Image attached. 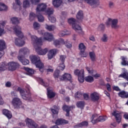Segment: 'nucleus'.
<instances>
[{
  "instance_id": "obj_22",
  "label": "nucleus",
  "mask_w": 128,
  "mask_h": 128,
  "mask_svg": "<svg viewBox=\"0 0 128 128\" xmlns=\"http://www.w3.org/2000/svg\"><path fill=\"white\" fill-rule=\"evenodd\" d=\"M88 126V122L87 121H84L80 123H79L74 126L75 128H82Z\"/></svg>"
},
{
  "instance_id": "obj_33",
  "label": "nucleus",
  "mask_w": 128,
  "mask_h": 128,
  "mask_svg": "<svg viewBox=\"0 0 128 128\" xmlns=\"http://www.w3.org/2000/svg\"><path fill=\"white\" fill-rule=\"evenodd\" d=\"M44 28L48 30L50 32V30H54L56 29V26L54 25H48V24H45Z\"/></svg>"
},
{
  "instance_id": "obj_10",
  "label": "nucleus",
  "mask_w": 128,
  "mask_h": 128,
  "mask_svg": "<svg viewBox=\"0 0 128 128\" xmlns=\"http://www.w3.org/2000/svg\"><path fill=\"white\" fill-rule=\"evenodd\" d=\"M84 1L94 8L100 6V0H84Z\"/></svg>"
},
{
  "instance_id": "obj_4",
  "label": "nucleus",
  "mask_w": 128,
  "mask_h": 128,
  "mask_svg": "<svg viewBox=\"0 0 128 128\" xmlns=\"http://www.w3.org/2000/svg\"><path fill=\"white\" fill-rule=\"evenodd\" d=\"M16 35L18 38L15 40L14 44L16 46H24L26 42H24V34L22 32H16Z\"/></svg>"
},
{
  "instance_id": "obj_45",
  "label": "nucleus",
  "mask_w": 128,
  "mask_h": 128,
  "mask_svg": "<svg viewBox=\"0 0 128 128\" xmlns=\"http://www.w3.org/2000/svg\"><path fill=\"white\" fill-rule=\"evenodd\" d=\"M36 16L38 17V14H36L32 12H31L30 13V20H34V18H36Z\"/></svg>"
},
{
  "instance_id": "obj_50",
  "label": "nucleus",
  "mask_w": 128,
  "mask_h": 128,
  "mask_svg": "<svg viewBox=\"0 0 128 128\" xmlns=\"http://www.w3.org/2000/svg\"><path fill=\"white\" fill-rule=\"evenodd\" d=\"M33 27L35 30H38L40 28V24L38 22H34L33 24Z\"/></svg>"
},
{
  "instance_id": "obj_56",
  "label": "nucleus",
  "mask_w": 128,
  "mask_h": 128,
  "mask_svg": "<svg viewBox=\"0 0 128 128\" xmlns=\"http://www.w3.org/2000/svg\"><path fill=\"white\" fill-rule=\"evenodd\" d=\"M101 40L104 42H108V36L106 34H104L102 38H101Z\"/></svg>"
},
{
  "instance_id": "obj_12",
  "label": "nucleus",
  "mask_w": 128,
  "mask_h": 128,
  "mask_svg": "<svg viewBox=\"0 0 128 128\" xmlns=\"http://www.w3.org/2000/svg\"><path fill=\"white\" fill-rule=\"evenodd\" d=\"M12 104L16 108H18L22 104V100H20V99L18 98H13L12 101Z\"/></svg>"
},
{
  "instance_id": "obj_59",
  "label": "nucleus",
  "mask_w": 128,
  "mask_h": 128,
  "mask_svg": "<svg viewBox=\"0 0 128 128\" xmlns=\"http://www.w3.org/2000/svg\"><path fill=\"white\" fill-rule=\"evenodd\" d=\"M12 86V82L8 81L6 82L5 84V86L6 88H11Z\"/></svg>"
},
{
  "instance_id": "obj_2",
  "label": "nucleus",
  "mask_w": 128,
  "mask_h": 128,
  "mask_svg": "<svg viewBox=\"0 0 128 128\" xmlns=\"http://www.w3.org/2000/svg\"><path fill=\"white\" fill-rule=\"evenodd\" d=\"M42 36H44V39L48 42H52L53 40V44L55 46H60L61 44H64V40L62 39H57L54 40V38L52 34L48 32L42 33Z\"/></svg>"
},
{
  "instance_id": "obj_21",
  "label": "nucleus",
  "mask_w": 128,
  "mask_h": 128,
  "mask_svg": "<svg viewBox=\"0 0 128 128\" xmlns=\"http://www.w3.org/2000/svg\"><path fill=\"white\" fill-rule=\"evenodd\" d=\"M3 114L6 116L8 118L9 120L10 119L12 118V112L9 111L8 110L6 109H4L2 111Z\"/></svg>"
},
{
  "instance_id": "obj_20",
  "label": "nucleus",
  "mask_w": 128,
  "mask_h": 128,
  "mask_svg": "<svg viewBox=\"0 0 128 128\" xmlns=\"http://www.w3.org/2000/svg\"><path fill=\"white\" fill-rule=\"evenodd\" d=\"M72 108H74V106H68L66 105H65L63 106L64 110H65V112H66V116H70V110H72Z\"/></svg>"
},
{
  "instance_id": "obj_5",
  "label": "nucleus",
  "mask_w": 128,
  "mask_h": 128,
  "mask_svg": "<svg viewBox=\"0 0 128 128\" xmlns=\"http://www.w3.org/2000/svg\"><path fill=\"white\" fill-rule=\"evenodd\" d=\"M118 24V20L116 18L112 19L108 18L106 22V25L108 28L110 26L112 28H120V25Z\"/></svg>"
},
{
  "instance_id": "obj_7",
  "label": "nucleus",
  "mask_w": 128,
  "mask_h": 128,
  "mask_svg": "<svg viewBox=\"0 0 128 128\" xmlns=\"http://www.w3.org/2000/svg\"><path fill=\"white\" fill-rule=\"evenodd\" d=\"M74 74L78 76V80L80 82H84V69L74 70Z\"/></svg>"
},
{
  "instance_id": "obj_40",
  "label": "nucleus",
  "mask_w": 128,
  "mask_h": 128,
  "mask_svg": "<svg viewBox=\"0 0 128 128\" xmlns=\"http://www.w3.org/2000/svg\"><path fill=\"white\" fill-rule=\"evenodd\" d=\"M105 28H106V26H104V24H100L98 28V32H104Z\"/></svg>"
},
{
  "instance_id": "obj_61",
  "label": "nucleus",
  "mask_w": 128,
  "mask_h": 128,
  "mask_svg": "<svg viewBox=\"0 0 128 128\" xmlns=\"http://www.w3.org/2000/svg\"><path fill=\"white\" fill-rule=\"evenodd\" d=\"M114 6V3L112 2H109V7L110 8H112Z\"/></svg>"
},
{
  "instance_id": "obj_13",
  "label": "nucleus",
  "mask_w": 128,
  "mask_h": 128,
  "mask_svg": "<svg viewBox=\"0 0 128 128\" xmlns=\"http://www.w3.org/2000/svg\"><path fill=\"white\" fill-rule=\"evenodd\" d=\"M9 70H16L18 66H20V64L14 62H10L7 65Z\"/></svg>"
},
{
  "instance_id": "obj_48",
  "label": "nucleus",
  "mask_w": 128,
  "mask_h": 128,
  "mask_svg": "<svg viewBox=\"0 0 128 128\" xmlns=\"http://www.w3.org/2000/svg\"><path fill=\"white\" fill-rule=\"evenodd\" d=\"M58 68H59L60 70H64V68H66V65L64 64V63L60 62Z\"/></svg>"
},
{
  "instance_id": "obj_57",
  "label": "nucleus",
  "mask_w": 128,
  "mask_h": 128,
  "mask_svg": "<svg viewBox=\"0 0 128 128\" xmlns=\"http://www.w3.org/2000/svg\"><path fill=\"white\" fill-rule=\"evenodd\" d=\"M40 82L42 86H48V83L44 81L42 79H40Z\"/></svg>"
},
{
  "instance_id": "obj_1",
  "label": "nucleus",
  "mask_w": 128,
  "mask_h": 128,
  "mask_svg": "<svg viewBox=\"0 0 128 128\" xmlns=\"http://www.w3.org/2000/svg\"><path fill=\"white\" fill-rule=\"evenodd\" d=\"M32 44H34L36 52L38 54H40V56H46V54H48V48L42 49L40 46H38V44L40 46L42 44V38H38L36 36H32Z\"/></svg>"
},
{
  "instance_id": "obj_64",
  "label": "nucleus",
  "mask_w": 128,
  "mask_h": 128,
  "mask_svg": "<svg viewBox=\"0 0 128 128\" xmlns=\"http://www.w3.org/2000/svg\"><path fill=\"white\" fill-rule=\"evenodd\" d=\"M83 96H84V100H88L89 98L88 94H84Z\"/></svg>"
},
{
  "instance_id": "obj_30",
  "label": "nucleus",
  "mask_w": 128,
  "mask_h": 128,
  "mask_svg": "<svg viewBox=\"0 0 128 128\" xmlns=\"http://www.w3.org/2000/svg\"><path fill=\"white\" fill-rule=\"evenodd\" d=\"M8 6L6 5V4L0 2V12H4V10H8Z\"/></svg>"
},
{
  "instance_id": "obj_6",
  "label": "nucleus",
  "mask_w": 128,
  "mask_h": 128,
  "mask_svg": "<svg viewBox=\"0 0 128 128\" xmlns=\"http://www.w3.org/2000/svg\"><path fill=\"white\" fill-rule=\"evenodd\" d=\"M108 120L106 116H98L96 114H94L92 116L91 122L92 124H94L98 122H106Z\"/></svg>"
},
{
  "instance_id": "obj_8",
  "label": "nucleus",
  "mask_w": 128,
  "mask_h": 128,
  "mask_svg": "<svg viewBox=\"0 0 128 128\" xmlns=\"http://www.w3.org/2000/svg\"><path fill=\"white\" fill-rule=\"evenodd\" d=\"M17 90L18 92H20V94L23 100H26L30 98V94L28 93L26 90L22 89L20 87H18Z\"/></svg>"
},
{
  "instance_id": "obj_19",
  "label": "nucleus",
  "mask_w": 128,
  "mask_h": 128,
  "mask_svg": "<svg viewBox=\"0 0 128 128\" xmlns=\"http://www.w3.org/2000/svg\"><path fill=\"white\" fill-rule=\"evenodd\" d=\"M52 4L54 8H59L62 4V0H52Z\"/></svg>"
},
{
  "instance_id": "obj_24",
  "label": "nucleus",
  "mask_w": 128,
  "mask_h": 128,
  "mask_svg": "<svg viewBox=\"0 0 128 128\" xmlns=\"http://www.w3.org/2000/svg\"><path fill=\"white\" fill-rule=\"evenodd\" d=\"M76 18L78 20H82L84 18V12L80 10L78 12Z\"/></svg>"
},
{
  "instance_id": "obj_27",
  "label": "nucleus",
  "mask_w": 128,
  "mask_h": 128,
  "mask_svg": "<svg viewBox=\"0 0 128 128\" xmlns=\"http://www.w3.org/2000/svg\"><path fill=\"white\" fill-rule=\"evenodd\" d=\"M6 26V22H2L0 23V32H8V30H6L4 28Z\"/></svg>"
},
{
  "instance_id": "obj_49",
  "label": "nucleus",
  "mask_w": 128,
  "mask_h": 128,
  "mask_svg": "<svg viewBox=\"0 0 128 128\" xmlns=\"http://www.w3.org/2000/svg\"><path fill=\"white\" fill-rule=\"evenodd\" d=\"M66 58V56L64 55H61L60 56V62L64 63V61Z\"/></svg>"
},
{
  "instance_id": "obj_37",
  "label": "nucleus",
  "mask_w": 128,
  "mask_h": 128,
  "mask_svg": "<svg viewBox=\"0 0 128 128\" xmlns=\"http://www.w3.org/2000/svg\"><path fill=\"white\" fill-rule=\"evenodd\" d=\"M54 8H49L44 12L46 14H48V16H50V15L54 14Z\"/></svg>"
},
{
  "instance_id": "obj_32",
  "label": "nucleus",
  "mask_w": 128,
  "mask_h": 128,
  "mask_svg": "<svg viewBox=\"0 0 128 128\" xmlns=\"http://www.w3.org/2000/svg\"><path fill=\"white\" fill-rule=\"evenodd\" d=\"M10 22L13 24H20V19L16 17H12L10 18Z\"/></svg>"
},
{
  "instance_id": "obj_31",
  "label": "nucleus",
  "mask_w": 128,
  "mask_h": 128,
  "mask_svg": "<svg viewBox=\"0 0 128 128\" xmlns=\"http://www.w3.org/2000/svg\"><path fill=\"white\" fill-rule=\"evenodd\" d=\"M6 48V42L4 40H0V50H4Z\"/></svg>"
},
{
  "instance_id": "obj_53",
  "label": "nucleus",
  "mask_w": 128,
  "mask_h": 128,
  "mask_svg": "<svg viewBox=\"0 0 128 128\" xmlns=\"http://www.w3.org/2000/svg\"><path fill=\"white\" fill-rule=\"evenodd\" d=\"M64 44L66 46L67 48H72V42L68 40H66L64 42Z\"/></svg>"
},
{
  "instance_id": "obj_9",
  "label": "nucleus",
  "mask_w": 128,
  "mask_h": 128,
  "mask_svg": "<svg viewBox=\"0 0 128 128\" xmlns=\"http://www.w3.org/2000/svg\"><path fill=\"white\" fill-rule=\"evenodd\" d=\"M48 8V5L45 3H42L38 5L36 8V14H38L40 12H46Z\"/></svg>"
},
{
  "instance_id": "obj_25",
  "label": "nucleus",
  "mask_w": 128,
  "mask_h": 128,
  "mask_svg": "<svg viewBox=\"0 0 128 128\" xmlns=\"http://www.w3.org/2000/svg\"><path fill=\"white\" fill-rule=\"evenodd\" d=\"M8 66L6 63L2 62L0 64V72H4L6 70H8Z\"/></svg>"
},
{
  "instance_id": "obj_36",
  "label": "nucleus",
  "mask_w": 128,
  "mask_h": 128,
  "mask_svg": "<svg viewBox=\"0 0 128 128\" xmlns=\"http://www.w3.org/2000/svg\"><path fill=\"white\" fill-rule=\"evenodd\" d=\"M60 108L56 106L51 109V112L53 114H58Z\"/></svg>"
},
{
  "instance_id": "obj_41",
  "label": "nucleus",
  "mask_w": 128,
  "mask_h": 128,
  "mask_svg": "<svg viewBox=\"0 0 128 128\" xmlns=\"http://www.w3.org/2000/svg\"><path fill=\"white\" fill-rule=\"evenodd\" d=\"M60 71L58 70H56L54 71V78H58L60 79Z\"/></svg>"
},
{
  "instance_id": "obj_46",
  "label": "nucleus",
  "mask_w": 128,
  "mask_h": 128,
  "mask_svg": "<svg viewBox=\"0 0 128 128\" xmlns=\"http://www.w3.org/2000/svg\"><path fill=\"white\" fill-rule=\"evenodd\" d=\"M76 106L78 108H84V102H77Z\"/></svg>"
},
{
  "instance_id": "obj_14",
  "label": "nucleus",
  "mask_w": 128,
  "mask_h": 128,
  "mask_svg": "<svg viewBox=\"0 0 128 128\" xmlns=\"http://www.w3.org/2000/svg\"><path fill=\"white\" fill-rule=\"evenodd\" d=\"M26 125L29 128H38V126L34 120L27 118L26 120Z\"/></svg>"
},
{
  "instance_id": "obj_63",
  "label": "nucleus",
  "mask_w": 128,
  "mask_h": 128,
  "mask_svg": "<svg viewBox=\"0 0 128 128\" xmlns=\"http://www.w3.org/2000/svg\"><path fill=\"white\" fill-rule=\"evenodd\" d=\"M32 4H36L38 2H40V0H30Z\"/></svg>"
},
{
  "instance_id": "obj_52",
  "label": "nucleus",
  "mask_w": 128,
  "mask_h": 128,
  "mask_svg": "<svg viewBox=\"0 0 128 128\" xmlns=\"http://www.w3.org/2000/svg\"><path fill=\"white\" fill-rule=\"evenodd\" d=\"M80 56L82 58H86L88 56V52H86L85 50L80 51Z\"/></svg>"
},
{
  "instance_id": "obj_23",
  "label": "nucleus",
  "mask_w": 128,
  "mask_h": 128,
  "mask_svg": "<svg viewBox=\"0 0 128 128\" xmlns=\"http://www.w3.org/2000/svg\"><path fill=\"white\" fill-rule=\"evenodd\" d=\"M47 96L49 98H54L56 96V94L52 92V90L50 89V88H47Z\"/></svg>"
},
{
  "instance_id": "obj_39",
  "label": "nucleus",
  "mask_w": 128,
  "mask_h": 128,
  "mask_svg": "<svg viewBox=\"0 0 128 128\" xmlns=\"http://www.w3.org/2000/svg\"><path fill=\"white\" fill-rule=\"evenodd\" d=\"M78 50L80 52H82L84 50H86V47L84 46V44L83 43H80L78 45Z\"/></svg>"
},
{
  "instance_id": "obj_42",
  "label": "nucleus",
  "mask_w": 128,
  "mask_h": 128,
  "mask_svg": "<svg viewBox=\"0 0 128 128\" xmlns=\"http://www.w3.org/2000/svg\"><path fill=\"white\" fill-rule=\"evenodd\" d=\"M89 56L92 62H96V54H94V52H90L89 53Z\"/></svg>"
},
{
  "instance_id": "obj_26",
  "label": "nucleus",
  "mask_w": 128,
  "mask_h": 128,
  "mask_svg": "<svg viewBox=\"0 0 128 128\" xmlns=\"http://www.w3.org/2000/svg\"><path fill=\"white\" fill-rule=\"evenodd\" d=\"M24 70L26 72V74L28 76H32V74H34V70L28 68L24 67Z\"/></svg>"
},
{
  "instance_id": "obj_15",
  "label": "nucleus",
  "mask_w": 128,
  "mask_h": 128,
  "mask_svg": "<svg viewBox=\"0 0 128 128\" xmlns=\"http://www.w3.org/2000/svg\"><path fill=\"white\" fill-rule=\"evenodd\" d=\"M112 114L115 116L116 120L118 124H120V122H122V115L120 114V112L118 111H114Z\"/></svg>"
},
{
  "instance_id": "obj_18",
  "label": "nucleus",
  "mask_w": 128,
  "mask_h": 128,
  "mask_svg": "<svg viewBox=\"0 0 128 128\" xmlns=\"http://www.w3.org/2000/svg\"><path fill=\"white\" fill-rule=\"evenodd\" d=\"M90 98L93 102H96L100 100V94L98 92H94L90 94Z\"/></svg>"
},
{
  "instance_id": "obj_51",
  "label": "nucleus",
  "mask_w": 128,
  "mask_h": 128,
  "mask_svg": "<svg viewBox=\"0 0 128 128\" xmlns=\"http://www.w3.org/2000/svg\"><path fill=\"white\" fill-rule=\"evenodd\" d=\"M82 96V94L80 92H76L75 94V98L76 100H80Z\"/></svg>"
},
{
  "instance_id": "obj_3",
  "label": "nucleus",
  "mask_w": 128,
  "mask_h": 128,
  "mask_svg": "<svg viewBox=\"0 0 128 128\" xmlns=\"http://www.w3.org/2000/svg\"><path fill=\"white\" fill-rule=\"evenodd\" d=\"M30 60L32 62L36 65V67L39 68L40 72H43L44 66V64L40 62V57H38V56L32 55L30 56Z\"/></svg>"
},
{
  "instance_id": "obj_55",
  "label": "nucleus",
  "mask_w": 128,
  "mask_h": 128,
  "mask_svg": "<svg viewBox=\"0 0 128 128\" xmlns=\"http://www.w3.org/2000/svg\"><path fill=\"white\" fill-rule=\"evenodd\" d=\"M48 18L51 22H56V19L54 16H48Z\"/></svg>"
},
{
  "instance_id": "obj_35",
  "label": "nucleus",
  "mask_w": 128,
  "mask_h": 128,
  "mask_svg": "<svg viewBox=\"0 0 128 128\" xmlns=\"http://www.w3.org/2000/svg\"><path fill=\"white\" fill-rule=\"evenodd\" d=\"M23 8H28L30 6V3L28 0H24L23 1Z\"/></svg>"
},
{
  "instance_id": "obj_17",
  "label": "nucleus",
  "mask_w": 128,
  "mask_h": 128,
  "mask_svg": "<svg viewBox=\"0 0 128 128\" xmlns=\"http://www.w3.org/2000/svg\"><path fill=\"white\" fill-rule=\"evenodd\" d=\"M56 52H58V50L56 49H52L50 50L48 54V60H52V58L56 54Z\"/></svg>"
},
{
  "instance_id": "obj_54",
  "label": "nucleus",
  "mask_w": 128,
  "mask_h": 128,
  "mask_svg": "<svg viewBox=\"0 0 128 128\" xmlns=\"http://www.w3.org/2000/svg\"><path fill=\"white\" fill-rule=\"evenodd\" d=\"M14 30L15 32H22V28L17 26L14 28Z\"/></svg>"
},
{
  "instance_id": "obj_47",
  "label": "nucleus",
  "mask_w": 128,
  "mask_h": 128,
  "mask_svg": "<svg viewBox=\"0 0 128 128\" xmlns=\"http://www.w3.org/2000/svg\"><path fill=\"white\" fill-rule=\"evenodd\" d=\"M68 22L70 24H72V25L74 24L76 22V20L74 18H70L68 20Z\"/></svg>"
},
{
  "instance_id": "obj_60",
  "label": "nucleus",
  "mask_w": 128,
  "mask_h": 128,
  "mask_svg": "<svg viewBox=\"0 0 128 128\" xmlns=\"http://www.w3.org/2000/svg\"><path fill=\"white\" fill-rule=\"evenodd\" d=\"M58 36H70V34H66L63 32H59Z\"/></svg>"
},
{
  "instance_id": "obj_58",
  "label": "nucleus",
  "mask_w": 128,
  "mask_h": 128,
  "mask_svg": "<svg viewBox=\"0 0 128 128\" xmlns=\"http://www.w3.org/2000/svg\"><path fill=\"white\" fill-rule=\"evenodd\" d=\"M86 68L89 74H94V70L90 67L86 66Z\"/></svg>"
},
{
  "instance_id": "obj_11",
  "label": "nucleus",
  "mask_w": 128,
  "mask_h": 128,
  "mask_svg": "<svg viewBox=\"0 0 128 128\" xmlns=\"http://www.w3.org/2000/svg\"><path fill=\"white\" fill-rule=\"evenodd\" d=\"M60 80H66L68 82H72V76L70 73H64L60 77Z\"/></svg>"
},
{
  "instance_id": "obj_43",
  "label": "nucleus",
  "mask_w": 128,
  "mask_h": 128,
  "mask_svg": "<svg viewBox=\"0 0 128 128\" xmlns=\"http://www.w3.org/2000/svg\"><path fill=\"white\" fill-rule=\"evenodd\" d=\"M37 18L40 22H44V18L40 14V13L37 14Z\"/></svg>"
},
{
  "instance_id": "obj_44",
  "label": "nucleus",
  "mask_w": 128,
  "mask_h": 128,
  "mask_svg": "<svg viewBox=\"0 0 128 128\" xmlns=\"http://www.w3.org/2000/svg\"><path fill=\"white\" fill-rule=\"evenodd\" d=\"M84 80L88 82H92L94 80V77L90 76L85 77Z\"/></svg>"
},
{
  "instance_id": "obj_29",
  "label": "nucleus",
  "mask_w": 128,
  "mask_h": 128,
  "mask_svg": "<svg viewBox=\"0 0 128 128\" xmlns=\"http://www.w3.org/2000/svg\"><path fill=\"white\" fill-rule=\"evenodd\" d=\"M56 124H68V121L62 120V119H58L56 120Z\"/></svg>"
},
{
  "instance_id": "obj_62",
  "label": "nucleus",
  "mask_w": 128,
  "mask_h": 128,
  "mask_svg": "<svg viewBox=\"0 0 128 128\" xmlns=\"http://www.w3.org/2000/svg\"><path fill=\"white\" fill-rule=\"evenodd\" d=\"M106 88H107L108 90V92H110L112 90L110 84H106Z\"/></svg>"
},
{
  "instance_id": "obj_34",
  "label": "nucleus",
  "mask_w": 128,
  "mask_h": 128,
  "mask_svg": "<svg viewBox=\"0 0 128 128\" xmlns=\"http://www.w3.org/2000/svg\"><path fill=\"white\" fill-rule=\"evenodd\" d=\"M72 28L74 30H81L82 32V27H80V26L76 22L72 24Z\"/></svg>"
},
{
  "instance_id": "obj_16",
  "label": "nucleus",
  "mask_w": 128,
  "mask_h": 128,
  "mask_svg": "<svg viewBox=\"0 0 128 128\" xmlns=\"http://www.w3.org/2000/svg\"><path fill=\"white\" fill-rule=\"evenodd\" d=\"M18 58L22 64L24 66H26L30 64V60H28L24 58V56L19 55L18 57Z\"/></svg>"
},
{
  "instance_id": "obj_28",
  "label": "nucleus",
  "mask_w": 128,
  "mask_h": 128,
  "mask_svg": "<svg viewBox=\"0 0 128 128\" xmlns=\"http://www.w3.org/2000/svg\"><path fill=\"white\" fill-rule=\"evenodd\" d=\"M30 50L27 48H22L19 51V56L21 54H29Z\"/></svg>"
},
{
  "instance_id": "obj_38",
  "label": "nucleus",
  "mask_w": 128,
  "mask_h": 128,
  "mask_svg": "<svg viewBox=\"0 0 128 128\" xmlns=\"http://www.w3.org/2000/svg\"><path fill=\"white\" fill-rule=\"evenodd\" d=\"M119 96L122 98H128V94L124 91H122L120 92L118 94Z\"/></svg>"
}]
</instances>
